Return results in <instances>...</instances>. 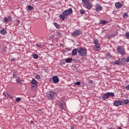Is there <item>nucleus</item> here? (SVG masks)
<instances>
[{
	"label": "nucleus",
	"mask_w": 129,
	"mask_h": 129,
	"mask_svg": "<svg viewBox=\"0 0 129 129\" xmlns=\"http://www.w3.org/2000/svg\"><path fill=\"white\" fill-rule=\"evenodd\" d=\"M73 13V11L72 10V8H69L68 10H65L63 11L59 16L60 19L64 21L65 19H67L68 18V16H70L71 14Z\"/></svg>",
	"instance_id": "nucleus-1"
},
{
	"label": "nucleus",
	"mask_w": 129,
	"mask_h": 129,
	"mask_svg": "<svg viewBox=\"0 0 129 129\" xmlns=\"http://www.w3.org/2000/svg\"><path fill=\"white\" fill-rule=\"evenodd\" d=\"M46 97L50 100H53L55 98V95H56V92L51 91L46 93Z\"/></svg>",
	"instance_id": "nucleus-2"
},
{
	"label": "nucleus",
	"mask_w": 129,
	"mask_h": 129,
	"mask_svg": "<svg viewBox=\"0 0 129 129\" xmlns=\"http://www.w3.org/2000/svg\"><path fill=\"white\" fill-rule=\"evenodd\" d=\"M78 52L80 56L84 57L87 55V50L84 48L78 49Z\"/></svg>",
	"instance_id": "nucleus-3"
},
{
	"label": "nucleus",
	"mask_w": 129,
	"mask_h": 129,
	"mask_svg": "<svg viewBox=\"0 0 129 129\" xmlns=\"http://www.w3.org/2000/svg\"><path fill=\"white\" fill-rule=\"evenodd\" d=\"M109 96H114V94L113 92H107L105 93L104 95H103L102 99L103 100H105V99H107Z\"/></svg>",
	"instance_id": "nucleus-4"
},
{
	"label": "nucleus",
	"mask_w": 129,
	"mask_h": 129,
	"mask_svg": "<svg viewBox=\"0 0 129 129\" xmlns=\"http://www.w3.org/2000/svg\"><path fill=\"white\" fill-rule=\"evenodd\" d=\"M83 3L85 4V5L87 7V9L88 10H91L92 8L91 6V4H90V0H82Z\"/></svg>",
	"instance_id": "nucleus-5"
},
{
	"label": "nucleus",
	"mask_w": 129,
	"mask_h": 129,
	"mask_svg": "<svg viewBox=\"0 0 129 129\" xmlns=\"http://www.w3.org/2000/svg\"><path fill=\"white\" fill-rule=\"evenodd\" d=\"M117 51L120 54V55H125V52H124V50L121 48V46H119L117 47Z\"/></svg>",
	"instance_id": "nucleus-6"
},
{
	"label": "nucleus",
	"mask_w": 129,
	"mask_h": 129,
	"mask_svg": "<svg viewBox=\"0 0 129 129\" xmlns=\"http://www.w3.org/2000/svg\"><path fill=\"white\" fill-rule=\"evenodd\" d=\"M82 34V31H80V30L77 29L74 32L72 33V35L74 36V37H77V36H79Z\"/></svg>",
	"instance_id": "nucleus-7"
},
{
	"label": "nucleus",
	"mask_w": 129,
	"mask_h": 129,
	"mask_svg": "<svg viewBox=\"0 0 129 129\" xmlns=\"http://www.w3.org/2000/svg\"><path fill=\"white\" fill-rule=\"evenodd\" d=\"M31 83L32 88H35V87L38 86V82L35 79L32 80Z\"/></svg>",
	"instance_id": "nucleus-8"
},
{
	"label": "nucleus",
	"mask_w": 129,
	"mask_h": 129,
	"mask_svg": "<svg viewBox=\"0 0 129 129\" xmlns=\"http://www.w3.org/2000/svg\"><path fill=\"white\" fill-rule=\"evenodd\" d=\"M123 103H122V101L121 100H116L113 102V105L115 106H120V105H122Z\"/></svg>",
	"instance_id": "nucleus-9"
},
{
	"label": "nucleus",
	"mask_w": 129,
	"mask_h": 129,
	"mask_svg": "<svg viewBox=\"0 0 129 129\" xmlns=\"http://www.w3.org/2000/svg\"><path fill=\"white\" fill-rule=\"evenodd\" d=\"M95 11L97 13H98L100 11H102V7L99 4H97L95 6Z\"/></svg>",
	"instance_id": "nucleus-10"
},
{
	"label": "nucleus",
	"mask_w": 129,
	"mask_h": 129,
	"mask_svg": "<svg viewBox=\"0 0 129 129\" xmlns=\"http://www.w3.org/2000/svg\"><path fill=\"white\" fill-rule=\"evenodd\" d=\"M52 80L54 83H58L59 82V78L57 76H54L52 77Z\"/></svg>",
	"instance_id": "nucleus-11"
},
{
	"label": "nucleus",
	"mask_w": 129,
	"mask_h": 129,
	"mask_svg": "<svg viewBox=\"0 0 129 129\" xmlns=\"http://www.w3.org/2000/svg\"><path fill=\"white\" fill-rule=\"evenodd\" d=\"M100 50V45H95L94 47V51H99Z\"/></svg>",
	"instance_id": "nucleus-12"
},
{
	"label": "nucleus",
	"mask_w": 129,
	"mask_h": 129,
	"mask_svg": "<svg viewBox=\"0 0 129 129\" xmlns=\"http://www.w3.org/2000/svg\"><path fill=\"white\" fill-rule=\"evenodd\" d=\"M77 51H78V49H74L72 52V56H76L77 55Z\"/></svg>",
	"instance_id": "nucleus-13"
},
{
	"label": "nucleus",
	"mask_w": 129,
	"mask_h": 129,
	"mask_svg": "<svg viewBox=\"0 0 129 129\" xmlns=\"http://www.w3.org/2000/svg\"><path fill=\"white\" fill-rule=\"evenodd\" d=\"M115 7L118 9H120L121 8H122V5L120 4L119 3H116L115 4Z\"/></svg>",
	"instance_id": "nucleus-14"
},
{
	"label": "nucleus",
	"mask_w": 129,
	"mask_h": 129,
	"mask_svg": "<svg viewBox=\"0 0 129 129\" xmlns=\"http://www.w3.org/2000/svg\"><path fill=\"white\" fill-rule=\"evenodd\" d=\"M115 65H120V58H118V60L113 61Z\"/></svg>",
	"instance_id": "nucleus-15"
},
{
	"label": "nucleus",
	"mask_w": 129,
	"mask_h": 129,
	"mask_svg": "<svg viewBox=\"0 0 129 129\" xmlns=\"http://www.w3.org/2000/svg\"><path fill=\"white\" fill-rule=\"evenodd\" d=\"M72 60L73 59L72 58L68 57L66 59V63H71V62H72Z\"/></svg>",
	"instance_id": "nucleus-16"
},
{
	"label": "nucleus",
	"mask_w": 129,
	"mask_h": 129,
	"mask_svg": "<svg viewBox=\"0 0 129 129\" xmlns=\"http://www.w3.org/2000/svg\"><path fill=\"white\" fill-rule=\"evenodd\" d=\"M123 104H128L129 103V100L128 99H124L122 101Z\"/></svg>",
	"instance_id": "nucleus-17"
},
{
	"label": "nucleus",
	"mask_w": 129,
	"mask_h": 129,
	"mask_svg": "<svg viewBox=\"0 0 129 129\" xmlns=\"http://www.w3.org/2000/svg\"><path fill=\"white\" fill-rule=\"evenodd\" d=\"M0 33L1 35H6L7 31H6V29H2L0 31Z\"/></svg>",
	"instance_id": "nucleus-18"
},
{
	"label": "nucleus",
	"mask_w": 129,
	"mask_h": 129,
	"mask_svg": "<svg viewBox=\"0 0 129 129\" xmlns=\"http://www.w3.org/2000/svg\"><path fill=\"white\" fill-rule=\"evenodd\" d=\"M53 25L56 28V29H60V25H59L58 23L54 22Z\"/></svg>",
	"instance_id": "nucleus-19"
},
{
	"label": "nucleus",
	"mask_w": 129,
	"mask_h": 129,
	"mask_svg": "<svg viewBox=\"0 0 129 129\" xmlns=\"http://www.w3.org/2000/svg\"><path fill=\"white\" fill-rule=\"evenodd\" d=\"M124 60H125V58H121L120 59V65H124Z\"/></svg>",
	"instance_id": "nucleus-20"
},
{
	"label": "nucleus",
	"mask_w": 129,
	"mask_h": 129,
	"mask_svg": "<svg viewBox=\"0 0 129 129\" xmlns=\"http://www.w3.org/2000/svg\"><path fill=\"white\" fill-rule=\"evenodd\" d=\"M107 23H108V21L105 20H101L100 21V23L102 24V25H105V24H107Z\"/></svg>",
	"instance_id": "nucleus-21"
},
{
	"label": "nucleus",
	"mask_w": 129,
	"mask_h": 129,
	"mask_svg": "<svg viewBox=\"0 0 129 129\" xmlns=\"http://www.w3.org/2000/svg\"><path fill=\"white\" fill-rule=\"evenodd\" d=\"M33 58L34 59H38V58H39V55H38V54L35 53V54H33Z\"/></svg>",
	"instance_id": "nucleus-22"
},
{
	"label": "nucleus",
	"mask_w": 129,
	"mask_h": 129,
	"mask_svg": "<svg viewBox=\"0 0 129 129\" xmlns=\"http://www.w3.org/2000/svg\"><path fill=\"white\" fill-rule=\"evenodd\" d=\"M124 37L125 38H126V39H129V32H127L125 33Z\"/></svg>",
	"instance_id": "nucleus-23"
},
{
	"label": "nucleus",
	"mask_w": 129,
	"mask_h": 129,
	"mask_svg": "<svg viewBox=\"0 0 129 129\" xmlns=\"http://www.w3.org/2000/svg\"><path fill=\"white\" fill-rule=\"evenodd\" d=\"M20 20L17 19L16 21H15V25H16V26H19L20 25Z\"/></svg>",
	"instance_id": "nucleus-24"
},
{
	"label": "nucleus",
	"mask_w": 129,
	"mask_h": 129,
	"mask_svg": "<svg viewBox=\"0 0 129 129\" xmlns=\"http://www.w3.org/2000/svg\"><path fill=\"white\" fill-rule=\"evenodd\" d=\"M80 12V14L81 15H85V11L81 9Z\"/></svg>",
	"instance_id": "nucleus-25"
},
{
	"label": "nucleus",
	"mask_w": 129,
	"mask_h": 129,
	"mask_svg": "<svg viewBox=\"0 0 129 129\" xmlns=\"http://www.w3.org/2000/svg\"><path fill=\"white\" fill-rule=\"evenodd\" d=\"M21 100H22V98H20V97H18L17 98H16V102H20L21 101Z\"/></svg>",
	"instance_id": "nucleus-26"
},
{
	"label": "nucleus",
	"mask_w": 129,
	"mask_h": 129,
	"mask_svg": "<svg viewBox=\"0 0 129 129\" xmlns=\"http://www.w3.org/2000/svg\"><path fill=\"white\" fill-rule=\"evenodd\" d=\"M33 9H34V8L32 7V6L31 5L28 6V10H29V11H32V10H33Z\"/></svg>",
	"instance_id": "nucleus-27"
},
{
	"label": "nucleus",
	"mask_w": 129,
	"mask_h": 129,
	"mask_svg": "<svg viewBox=\"0 0 129 129\" xmlns=\"http://www.w3.org/2000/svg\"><path fill=\"white\" fill-rule=\"evenodd\" d=\"M94 43L95 44V45H99V43L98 42V40H97V39H95L94 41Z\"/></svg>",
	"instance_id": "nucleus-28"
},
{
	"label": "nucleus",
	"mask_w": 129,
	"mask_h": 129,
	"mask_svg": "<svg viewBox=\"0 0 129 129\" xmlns=\"http://www.w3.org/2000/svg\"><path fill=\"white\" fill-rule=\"evenodd\" d=\"M35 78H36V79H40L41 78V76H40V75H37L36 76H35Z\"/></svg>",
	"instance_id": "nucleus-29"
},
{
	"label": "nucleus",
	"mask_w": 129,
	"mask_h": 129,
	"mask_svg": "<svg viewBox=\"0 0 129 129\" xmlns=\"http://www.w3.org/2000/svg\"><path fill=\"white\" fill-rule=\"evenodd\" d=\"M124 18H128V15H127V13H124L123 15Z\"/></svg>",
	"instance_id": "nucleus-30"
},
{
	"label": "nucleus",
	"mask_w": 129,
	"mask_h": 129,
	"mask_svg": "<svg viewBox=\"0 0 129 129\" xmlns=\"http://www.w3.org/2000/svg\"><path fill=\"white\" fill-rule=\"evenodd\" d=\"M36 46V47H39V48H42V44L40 43H37Z\"/></svg>",
	"instance_id": "nucleus-31"
},
{
	"label": "nucleus",
	"mask_w": 129,
	"mask_h": 129,
	"mask_svg": "<svg viewBox=\"0 0 129 129\" xmlns=\"http://www.w3.org/2000/svg\"><path fill=\"white\" fill-rule=\"evenodd\" d=\"M80 84H81V83H80V82H77L75 83V85H80Z\"/></svg>",
	"instance_id": "nucleus-32"
},
{
	"label": "nucleus",
	"mask_w": 129,
	"mask_h": 129,
	"mask_svg": "<svg viewBox=\"0 0 129 129\" xmlns=\"http://www.w3.org/2000/svg\"><path fill=\"white\" fill-rule=\"evenodd\" d=\"M4 21L5 23H8V22H9V19L7 17H5L4 18Z\"/></svg>",
	"instance_id": "nucleus-33"
},
{
	"label": "nucleus",
	"mask_w": 129,
	"mask_h": 129,
	"mask_svg": "<svg viewBox=\"0 0 129 129\" xmlns=\"http://www.w3.org/2000/svg\"><path fill=\"white\" fill-rule=\"evenodd\" d=\"M16 81L18 83H19L20 84H21V83H22V82L21 81L20 79H17Z\"/></svg>",
	"instance_id": "nucleus-34"
},
{
	"label": "nucleus",
	"mask_w": 129,
	"mask_h": 129,
	"mask_svg": "<svg viewBox=\"0 0 129 129\" xmlns=\"http://www.w3.org/2000/svg\"><path fill=\"white\" fill-rule=\"evenodd\" d=\"M89 84H93V81L92 80H89L88 81Z\"/></svg>",
	"instance_id": "nucleus-35"
},
{
	"label": "nucleus",
	"mask_w": 129,
	"mask_h": 129,
	"mask_svg": "<svg viewBox=\"0 0 129 129\" xmlns=\"http://www.w3.org/2000/svg\"><path fill=\"white\" fill-rule=\"evenodd\" d=\"M13 78H17V74H16V73L13 74Z\"/></svg>",
	"instance_id": "nucleus-36"
},
{
	"label": "nucleus",
	"mask_w": 129,
	"mask_h": 129,
	"mask_svg": "<svg viewBox=\"0 0 129 129\" xmlns=\"http://www.w3.org/2000/svg\"><path fill=\"white\" fill-rule=\"evenodd\" d=\"M125 88L126 89V90H129V84L127 85Z\"/></svg>",
	"instance_id": "nucleus-37"
},
{
	"label": "nucleus",
	"mask_w": 129,
	"mask_h": 129,
	"mask_svg": "<svg viewBox=\"0 0 129 129\" xmlns=\"http://www.w3.org/2000/svg\"><path fill=\"white\" fill-rule=\"evenodd\" d=\"M60 108H64V105L63 104H61L60 105Z\"/></svg>",
	"instance_id": "nucleus-38"
},
{
	"label": "nucleus",
	"mask_w": 129,
	"mask_h": 129,
	"mask_svg": "<svg viewBox=\"0 0 129 129\" xmlns=\"http://www.w3.org/2000/svg\"><path fill=\"white\" fill-rule=\"evenodd\" d=\"M8 18V20H9V21H12V17L9 16Z\"/></svg>",
	"instance_id": "nucleus-39"
},
{
	"label": "nucleus",
	"mask_w": 129,
	"mask_h": 129,
	"mask_svg": "<svg viewBox=\"0 0 129 129\" xmlns=\"http://www.w3.org/2000/svg\"><path fill=\"white\" fill-rule=\"evenodd\" d=\"M126 61L127 63H128V62H129V56L127 57V59H126Z\"/></svg>",
	"instance_id": "nucleus-40"
},
{
	"label": "nucleus",
	"mask_w": 129,
	"mask_h": 129,
	"mask_svg": "<svg viewBox=\"0 0 129 129\" xmlns=\"http://www.w3.org/2000/svg\"><path fill=\"white\" fill-rule=\"evenodd\" d=\"M3 95H5L6 97H7V95H8V94H7L6 92H4V93H3Z\"/></svg>",
	"instance_id": "nucleus-41"
},
{
	"label": "nucleus",
	"mask_w": 129,
	"mask_h": 129,
	"mask_svg": "<svg viewBox=\"0 0 129 129\" xmlns=\"http://www.w3.org/2000/svg\"><path fill=\"white\" fill-rule=\"evenodd\" d=\"M15 60H16V59L15 58H13L12 59V61H15Z\"/></svg>",
	"instance_id": "nucleus-42"
},
{
	"label": "nucleus",
	"mask_w": 129,
	"mask_h": 129,
	"mask_svg": "<svg viewBox=\"0 0 129 129\" xmlns=\"http://www.w3.org/2000/svg\"><path fill=\"white\" fill-rule=\"evenodd\" d=\"M10 98H11V99H13V98L14 97L13 96H11L10 97Z\"/></svg>",
	"instance_id": "nucleus-43"
},
{
	"label": "nucleus",
	"mask_w": 129,
	"mask_h": 129,
	"mask_svg": "<svg viewBox=\"0 0 129 129\" xmlns=\"http://www.w3.org/2000/svg\"><path fill=\"white\" fill-rule=\"evenodd\" d=\"M71 128H72V129H73V128H74V127L71 126Z\"/></svg>",
	"instance_id": "nucleus-44"
},
{
	"label": "nucleus",
	"mask_w": 129,
	"mask_h": 129,
	"mask_svg": "<svg viewBox=\"0 0 129 129\" xmlns=\"http://www.w3.org/2000/svg\"><path fill=\"white\" fill-rule=\"evenodd\" d=\"M31 122H33L32 121H31Z\"/></svg>",
	"instance_id": "nucleus-45"
},
{
	"label": "nucleus",
	"mask_w": 129,
	"mask_h": 129,
	"mask_svg": "<svg viewBox=\"0 0 129 129\" xmlns=\"http://www.w3.org/2000/svg\"><path fill=\"white\" fill-rule=\"evenodd\" d=\"M31 122H33L32 121H31Z\"/></svg>",
	"instance_id": "nucleus-46"
}]
</instances>
